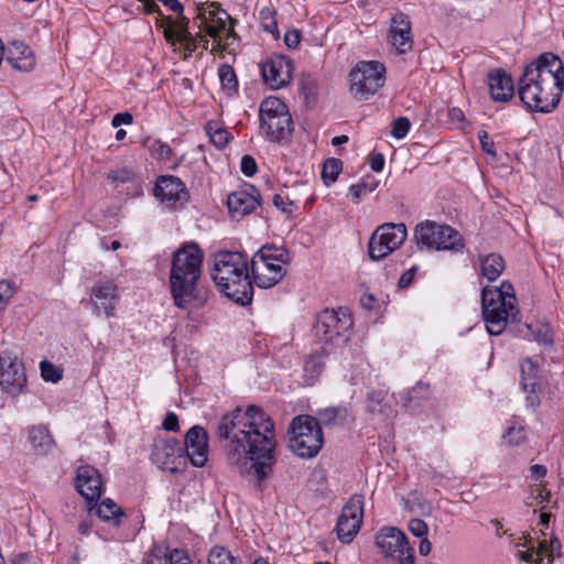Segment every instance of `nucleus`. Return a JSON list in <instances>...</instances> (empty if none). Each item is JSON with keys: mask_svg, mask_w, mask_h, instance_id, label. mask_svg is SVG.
Masks as SVG:
<instances>
[{"mask_svg": "<svg viewBox=\"0 0 564 564\" xmlns=\"http://www.w3.org/2000/svg\"><path fill=\"white\" fill-rule=\"evenodd\" d=\"M216 431L218 438L225 442L230 465H238L249 456L257 487L262 490V482L272 473L275 460V433L271 417L257 405H249L245 411L237 406L221 416Z\"/></svg>", "mask_w": 564, "mask_h": 564, "instance_id": "1", "label": "nucleus"}, {"mask_svg": "<svg viewBox=\"0 0 564 564\" xmlns=\"http://www.w3.org/2000/svg\"><path fill=\"white\" fill-rule=\"evenodd\" d=\"M564 89V67L553 53H543L525 66L518 83V95L527 109L550 113L560 102Z\"/></svg>", "mask_w": 564, "mask_h": 564, "instance_id": "2", "label": "nucleus"}, {"mask_svg": "<svg viewBox=\"0 0 564 564\" xmlns=\"http://www.w3.org/2000/svg\"><path fill=\"white\" fill-rule=\"evenodd\" d=\"M203 251L196 242H187L172 257L170 271V292L174 305L187 310L193 302H205L198 284L202 275Z\"/></svg>", "mask_w": 564, "mask_h": 564, "instance_id": "3", "label": "nucleus"}, {"mask_svg": "<svg viewBox=\"0 0 564 564\" xmlns=\"http://www.w3.org/2000/svg\"><path fill=\"white\" fill-rule=\"evenodd\" d=\"M212 278L227 297L247 305L251 303L253 286L249 276L248 260L238 251H219L214 257Z\"/></svg>", "mask_w": 564, "mask_h": 564, "instance_id": "4", "label": "nucleus"}, {"mask_svg": "<svg viewBox=\"0 0 564 564\" xmlns=\"http://www.w3.org/2000/svg\"><path fill=\"white\" fill-rule=\"evenodd\" d=\"M517 299L509 281H502L499 288L485 286L481 291L482 316L488 333L500 335L510 318L518 314Z\"/></svg>", "mask_w": 564, "mask_h": 564, "instance_id": "5", "label": "nucleus"}, {"mask_svg": "<svg viewBox=\"0 0 564 564\" xmlns=\"http://www.w3.org/2000/svg\"><path fill=\"white\" fill-rule=\"evenodd\" d=\"M291 260L283 247L265 245L251 259V272L257 286L269 289L278 284L286 273L285 264Z\"/></svg>", "mask_w": 564, "mask_h": 564, "instance_id": "6", "label": "nucleus"}, {"mask_svg": "<svg viewBox=\"0 0 564 564\" xmlns=\"http://www.w3.org/2000/svg\"><path fill=\"white\" fill-rule=\"evenodd\" d=\"M289 434V447L301 458H313L323 447L322 427L312 415L295 416L290 423Z\"/></svg>", "mask_w": 564, "mask_h": 564, "instance_id": "7", "label": "nucleus"}, {"mask_svg": "<svg viewBox=\"0 0 564 564\" xmlns=\"http://www.w3.org/2000/svg\"><path fill=\"white\" fill-rule=\"evenodd\" d=\"M414 238L420 249L459 252L465 247L464 238L456 229L432 220L420 223L415 227Z\"/></svg>", "mask_w": 564, "mask_h": 564, "instance_id": "8", "label": "nucleus"}, {"mask_svg": "<svg viewBox=\"0 0 564 564\" xmlns=\"http://www.w3.org/2000/svg\"><path fill=\"white\" fill-rule=\"evenodd\" d=\"M261 128L268 139L280 142L291 135L293 131L292 117L286 105L278 97L265 98L259 110Z\"/></svg>", "mask_w": 564, "mask_h": 564, "instance_id": "9", "label": "nucleus"}, {"mask_svg": "<svg viewBox=\"0 0 564 564\" xmlns=\"http://www.w3.org/2000/svg\"><path fill=\"white\" fill-rule=\"evenodd\" d=\"M350 91L359 99L375 95L386 82V67L377 61H361L350 70Z\"/></svg>", "mask_w": 564, "mask_h": 564, "instance_id": "10", "label": "nucleus"}, {"mask_svg": "<svg viewBox=\"0 0 564 564\" xmlns=\"http://www.w3.org/2000/svg\"><path fill=\"white\" fill-rule=\"evenodd\" d=\"M351 326L352 318L347 310H324L317 315L315 335L325 344L341 345L347 341Z\"/></svg>", "mask_w": 564, "mask_h": 564, "instance_id": "11", "label": "nucleus"}, {"mask_svg": "<svg viewBox=\"0 0 564 564\" xmlns=\"http://www.w3.org/2000/svg\"><path fill=\"white\" fill-rule=\"evenodd\" d=\"M408 236L403 223H386L376 228L368 242L370 259L378 261L399 249Z\"/></svg>", "mask_w": 564, "mask_h": 564, "instance_id": "12", "label": "nucleus"}, {"mask_svg": "<svg viewBox=\"0 0 564 564\" xmlns=\"http://www.w3.org/2000/svg\"><path fill=\"white\" fill-rule=\"evenodd\" d=\"M199 22V29L217 42V48L220 47L223 39H229L235 35L232 25L227 26V22L232 24L231 17L216 2L198 3L196 7Z\"/></svg>", "mask_w": 564, "mask_h": 564, "instance_id": "13", "label": "nucleus"}, {"mask_svg": "<svg viewBox=\"0 0 564 564\" xmlns=\"http://www.w3.org/2000/svg\"><path fill=\"white\" fill-rule=\"evenodd\" d=\"M375 542L384 556L395 560L398 564H414V550L399 529L382 528L376 534Z\"/></svg>", "mask_w": 564, "mask_h": 564, "instance_id": "14", "label": "nucleus"}, {"mask_svg": "<svg viewBox=\"0 0 564 564\" xmlns=\"http://www.w3.org/2000/svg\"><path fill=\"white\" fill-rule=\"evenodd\" d=\"M151 460L160 469L177 474L186 467L185 451L181 443L173 437H156L152 445Z\"/></svg>", "mask_w": 564, "mask_h": 564, "instance_id": "15", "label": "nucleus"}, {"mask_svg": "<svg viewBox=\"0 0 564 564\" xmlns=\"http://www.w3.org/2000/svg\"><path fill=\"white\" fill-rule=\"evenodd\" d=\"M365 497L355 494L344 506L338 518L336 531L343 543H350L359 532L364 518Z\"/></svg>", "mask_w": 564, "mask_h": 564, "instance_id": "16", "label": "nucleus"}, {"mask_svg": "<svg viewBox=\"0 0 564 564\" xmlns=\"http://www.w3.org/2000/svg\"><path fill=\"white\" fill-rule=\"evenodd\" d=\"M153 194L170 209L183 206L189 198V194L182 180L174 175H161L156 178Z\"/></svg>", "mask_w": 564, "mask_h": 564, "instance_id": "17", "label": "nucleus"}, {"mask_svg": "<svg viewBox=\"0 0 564 564\" xmlns=\"http://www.w3.org/2000/svg\"><path fill=\"white\" fill-rule=\"evenodd\" d=\"M260 70L264 83L273 89H279L291 82L293 64L284 56H273L260 65Z\"/></svg>", "mask_w": 564, "mask_h": 564, "instance_id": "18", "label": "nucleus"}, {"mask_svg": "<svg viewBox=\"0 0 564 564\" xmlns=\"http://www.w3.org/2000/svg\"><path fill=\"white\" fill-rule=\"evenodd\" d=\"M186 460L189 459L195 467H203L208 457V434L206 430L199 425L192 426L185 435Z\"/></svg>", "mask_w": 564, "mask_h": 564, "instance_id": "19", "label": "nucleus"}, {"mask_svg": "<svg viewBox=\"0 0 564 564\" xmlns=\"http://www.w3.org/2000/svg\"><path fill=\"white\" fill-rule=\"evenodd\" d=\"M26 383L24 367L17 358L0 357V386L11 394L20 393Z\"/></svg>", "mask_w": 564, "mask_h": 564, "instance_id": "20", "label": "nucleus"}, {"mask_svg": "<svg viewBox=\"0 0 564 564\" xmlns=\"http://www.w3.org/2000/svg\"><path fill=\"white\" fill-rule=\"evenodd\" d=\"M118 299L117 286L113 282H98L91 288L90 304L97 316L101 314L106 317L113 316Z\"/></svg>", "mask_w": 564, "mask_h": 564, "instance_id": "21", "label": "nucleus"}, {"mask_svg": "<svg viewBox=\"0 0 564 564\" xmlns=\"http://www.w3.org/2000/svg\"><path fill=\"white\" fill-rule=\"evenodd\" d=\"M260 192L253 185L232 192L227 197L229 213L234 217L248 215L260 206Z\"/></svg>", "mask_w": 564, "mask_h": 564, "instance_id": "22", "label": "nucleus"}, {"mask_svg": "<svg viewBox=\"0 0 564 564\" xmlns=\"http://www.w3.org/2000/svg\"><path fill=\"white\" fill-rule=\"evenodd\" d=\"M76 489L89 503L98 500L102 491L99 471L89 465L80 466L76 475Z\"/></svg>", "mask_w": 564, "mask_h": 564, "instance_id": "23", "label": "nucleus"}, {"mask_svg": "<svg viewBox=\"0 0 564 564\" xmlns=\"http://www.w3.org/2000/svg\"><path fill=\"white\" fill-rule=\"evenodd\" d=\"M487 84L491 98L495 101L507 102L513 97L514 87L512 78L501 68L488 73Z\"/></svg>", "mask_w": 564, "mask_h": 564, "instance_id": "24", "label": "nucleus"}, {"mask_svg": "<svg viewBox=\"0 0 564 564\" xmlns=\"http://www.w3.org/2000/svg\"><path fill=\"white\" fill-rule=\"evenodd\" d=\"M391 45L399 54H404L412 48L410 22L403 13L395 14L390 26Z\"/></svg>", "mask_w": 564, "mask_h": 564, "instance_id": "25", "label": "nucleus"}, {"mask_svg": "<svg viewBox=\"0 0 564 564\" xmlns=\"http://www.w3.org/2000/svg\"><path fill=\"white\" fill-rule=\"evenodd\" d=\"M188 19L181 15L175 21V29L169 28L165 30V39L172 45L180 43L185 51V58L191 56L197 48V41L187 29Z\"/></svg>", "mask_w": 564, "mask_h": 564, "instance_id": "26", "label": "nucleus"}, {"mask_svg": "<svg viewBox=\"0 0 564 564\" xmlns=\"http://www.w3.org/2000/svg\"><path fill=\"white\" fill-rule=\"evenodd\" d=\"M6 62L20 72H30L35 65L32 50L23 42H13L11 44Z\"/></svg>", "mask_w": 564, "mask_h": 564, "instance_id": "27", "label": "nucleus"}, {"mask_svg": "<svg viewBox=\"0 0 564 564\" xmlns=\"http://www.w3.org/2000/svg\"><path fill=\"white\" fill-rule=\"evenodd\" d=\"M29 440L33 451L39 455L48 454L55 445L48 429L44 425L31 427Z\"/></svg>", "mask_w": 564, "mask_h": 564, "instance_id": "28", "label": "nucleus"}, {"mask_svg": "<svg viewBox=\"0 0 564 564\" xmlns=\"http://www.w3.org/2000/svg\"><path fill=\"white\" fill-rule=\"evenodd\" d=\"M96 513L102 521L109 522L113 527H120L127 519V514L122 508L111 499L102 500L98 506Z\"/></svg>", "mask_w": 564, "mask_h": 564, "instance_id": "29", "label": "nucleus"}, {"mask_svg": "<svg viewBox=\"0 0 564 564\" xmlns=\"http://www.w3.org/2000/svg\"><path fill=\"white\" fill-rule=\"evenodd\" d=\"M479 261L481 274L490 282L496 281L506 267L503 258L495 252L480 257Z\"/></svg>", "mask_w": 564, "mask_h": 564, "instance_id": "30", "label": "nucleus"}, {"mask_svg": "<svg viewBox=\"0 0 564 564\" xmlns=\"http://www.w3.org/2000/svg\"><path fill=\"white\" fill-rule=\"evenodd\" d=\"M520 383L523 392L527 394V406L535 410L541 403L539 395L541 391L539 377H523L521 378Z\"/></svg>", "mask_w": 564, "mask_h": 564, "instance_id": "31", "label": "nucleus"}, {"mask_svg": "<svg viewBox=\"0 0 564 564\" xmlns=\"http://www.w3.org/2000/svg\"><path fill=\"white\" fill-rule=\"evenodd\" d=\"M317 416L319 425L335 426L343 424L346 421L348 411L345 406H329L319 410L317 412Z\"/></svg>", "mask_w": 564, "mask_h": 564, "instance_id": "32", "label": "nucleus"}, {"mask_svg": "<svg viewBox=\"0 0 564 564\" xmlns=\"http://www.w3.org/2000/svg\"><path fill=\"white\" fill-rule=\"evenodd\" d=\"M207 564H243L242 560L234 556L232 553L225 546H213L207 556Z\"/></svg>", "mask_w": 564, "mask_h": 564, "instance_id": "33", "label": "nucleus"}, {"mask_svg": "<svg viewBox=\"0 0 564 564\" xmlns=\"http://www.w3.org/2000/svg\"><path fill=\"white\" fill-rule=\"evenodd\" d=\"M218 77L221 87L229 94L234 95L238 93V79L235 69L229 64H223L218 68Z\"/></svg>", "mask_w": 564, "mask_h": 564, "instance_id": "34", "label": "nucleus"}, {"mask_svg": "<svg viewBox=\"0 0 564 564\" xmlns=\"http://www.w3.org/2000/svg\"><path fill=\"white\" fill-rule=\"evenodd\" d=\"M300 91L307 105H314L317 101V80L311 75H303L300 82Z\"/></svg>", "mask_w": 564, "mask_h": 564, "instance_id": "35", "label": "nucleus"}, {"mask_svg": "<svg viewBox=\"0 0 564 564\" xmlns=\"http://www.w3.org/2000/svg\"><path fill=\"white\" fill-rule=\"evenodd\" d=\"M377 187L378 182L373 178L367 177L357 184L350 185L349 195L355 203H359L365 194L373 192Z\"/></svg>", "mask_w": 564, "mask_h": 564, "instance_id": "36", "label": "nucleus"}, {"mask_svg": "<svg viewBox=\"0 0 564 564\" xmlns=\"http://www.w3.org/2000/svg\"><path fill=\"white\" fill-rule=\"evenodd\" d=\"M343 163L339 159H327L323 164L322 178L326 185L334 183L341 172Z\"/></svg>", "mask_w": 564, "mask_h": 564, "instance_id": "37", "label": "nucleus"}, {"mask_svg": "<svg viewBox=\"0 0 564 564\" xmlns=\"http://www.w3.org/2000/svg\"><path fill=\"white\" fill-rule=\"evenodd\" d=\"M304 372L310 381H314L324 369L323 356L321 354H312L304 362Z\"/></svg>", "mask_w": 564, "mask_h": 564, "instance_id": "38", "label": "nucleus"}, {"mask_svg": "<svg viewBox=\"0 0 564 564\" xmlns=\"http://www.w3.org/2000/svg\"><path fill=\"white\" fill-rule=\"evenodd\" d=\"M386 392L382 390H371L366 397V409L369 413H383V400Z\"/></svg>", "mask_w": 564, "mask_h": 564, "instance_id": "39", "label": "nucleus"}, {"mask_svg": "<svg viewBox=\"0 0 564 564\" xmlns=\"http://www.w3.org/2000/svg\"><path fill=\"white\" fill-rule=\"evenodd\" d=\"M151 155L159 161L167 162L172 155L171 147L161 140H152L148 143Z\"/></svg>", "mask_w": 564, "mask_h": 564, "instance_id": "40", "label": "nucleus"}, {"mask_svg": "<svg viewBox=\"0 0 564 564\" xmlns=\"http://www.w3.org/2000/svg\"><path fill=\"white\" fill-rule=\"evenodd\" d=\"M207 133L209 134L210 141L217 147V148H224L227 145L229 141V132L221 128H214L213 124L209 122L207 124Z\"/></svg>", "mask_w": 564, "mask_h": 564, "instance_id": "41", "label": "nucleus"}, {"mask_svg": "<svg viewBox=\"0 0 564 564\" xmlns=\"http://www.w3.org/2000/svg\"><path fill=\"white\" fill-rule=\"evenodd\" d=\"M41 376L45 381L58 382L63 375L62 369L48 361H42L40 365Z\"/></svg>", "mask_w": 564, "mask_h": 564, "instance_id": "42", "label": "nucleus"}, {"mask_svg": "<svg viewBox=\"0 0 564 564\" xmlns=\"http://www.w3.org/2000/svg\"><path fill=\"white\" fill-rule=\"evenodd\" d=\"M143 564H170L169 554L162 546L154 545L144 558Z\"/></svg>", "mask_w": 564, "mask_h": 564, "instance_id": "43", "label": "nucleus"}, {"mask_svg": "<svg viewBox=\"0 0 564 564\" xmlns=\"http://www.w3.org/2000/svg\"><path fill=\"white\" fill-rule=\"evenodd\" d=\"M528 330L532 333L534 336V339L542 344H550L552 343V333L547 325H527Z\"/></svg>", "mask_w": 564, "mask_h": 564, "instance_id": "44", "label": "nucleus"}, {"mask_svg": "<svg viewBox=\"0 0 564 564\" xmlns=\"http://www.w3.org/2000/svg\"><path fill=\"white\" fill-rule=\"evenodd\" d=\"M505 438L510 445L518 446L525 440L524 429L520 425L512 424L508 427Z\"/></svg>", "mask_w": 564, "mask_h": 564, "instance_id": "45", "label": "nucleus"}, {"mask_svg": "<svg viewBox=\"0 0 564 564\" xmlns=\"http://www.w3.org/2000/svg\"><path fill=\"white\" fill-rule=\"evenodd\" d=\"M411 123L410 120L406 117H400L392 122L391 128V134L395 139H403L409 130H410Z\"/></svg>", "mask_w": 564, "mask_h": 564, "instance_id": "46", "label": "nucleus"}, {"mask_svg": "<svg viewBox=\"0 0 564 564\" xmlns=\"http://www.w3.org/2000/svg\"><path fill=\"white\" fill-rule=\"evenodd\" d=\"M133 173L126 167L112 170L108 173V180L116 185L127 183L131 181Z\"/></svg>", "mask_w": 564, "mask_h": 564, "instance_id": "47", "label": "nucleus"}, {"mask_svg": "<svg viewBox=\"0 0 564 564\" xmlns=\"http://www.w3.org/2000/svg\"><path fill=\"white\" fill-rule=\"evenodd\" d=\"M478 139H479V142H480L481 150L487 155L491 156L492 159H496L497 158V152H496V149H495V142L489 137L488 132L485 131V130L479 131L478 132Z\"/></svg>", "mask_w": 564, "mask_h": 564, "instance_id": "48", "label": "nucleus"}, {"mask_svg": "<svg viewBox=\"0 0 564 564\" xmlns=\"http://www.w3.org/2000/svg\"><path fill=\"white\" fill-rule=\"evenodd\" d=\"M240 169H241L242 174L247 177L253 176L258 171L256 160L251 155H248V154H246L241 158Z\"/></svg>", "mask_w": 564, "mask_h": 564, "instance_id": "49", "label": "nucleus"}, {"mask_svg": "<svg viewBox=\"0 0 564 564\" xmlns=\"http://www.w3.org/2000/svg\"><path fill=\"white\" fill-rule=\"evenodd\" d=\"M408 528L409 531L417 538H424L427 534V524L421 519H411Z\"/></svg>", "mask_w": 564, "mask_h": 564, "instance_id": "50", "label": "nucleus"}, {"mask_svg": "<svg viewBox=\"0 0 564 564\" xmlns=\"http://www.w3.org/2000/svg\"><path fill=\"white\" fill-rule=\"evenodd\" d=\"M409 402H412L416 399L429 398L430 395V386L426 383L419 382L415 387H413L409 392Z\"/></svg>", "mask_w": 564, "mask_h": 564, "instance_id": "51", "label": "nucleus"}, {"mask_svg": "<svg viewBox=\"0 0 564 564\" xmlns=\"http://www.w3.org/2000/svg\"><path fill=\"white\" fill-rule=\"evenodd\" d=\"M14 293L13 286L9 281H0V306L7 307Z\"/></svg>", "mask_w": 564, "mask_h": 564, "instance_id": "52", "label": "nucleus"}, {"mask_svg": "<svg viewBox=\"0 0 564 564\" xmlns=\"http://www.w3.org/2000/svg\"><path fill=\"white\" fill-rule=\"evenodd\" d=\"M549 551H547V564H551L555 557H560L561 553V542L560 540L553 535L549 541Z\"/></svg>", "mask_w": 564, "mask_h": 564, "instance_id": "53", "label": "nucleus"}, {"mask_svg": "<svg viewBox=\"0 0 564 564\" xmlns=\"http://www.w3.org/2000/svg\"><path fill=\"white\" fill-rule=\"evenodd\" d=\"M170 564H192L184 550L174 549L169 553Z\"/></svg>", "mask_w": 564, "mask_h": 564, "instance_id": "54", "label": "nucleus"}, {"mask_svg": "<svg viewBox=\"0 0 564 564\" xmlns=\"http://www.w3.org/2000/svg\"><path fill=\"white\" fill-rule=\"evenodd\" d=\"M448 118L451 119L452 122L460 123L459 128L463 131H465L466 128L469 127V122L466 120L464 112L459 108H456V107L451 108L448 110Z\"/></svg>", "mask_w": 564, "mask_h": 564, "instance_id": "55", "label": "nucleus"}, {"mask_svg": "<svg viewBox=\"0 0 564 564\" xmlns=\"http://www.w3.org/2000/svg\"><path fill=\"white\" fill-rule=\"evenodd\" d=\"M162 427L169 432H177L180 430L177 415L174 412H167L162 422Z\"/></svg>", "mask_w": 564, "mask_h": 564, "instance_id": "56", "label": "nucleus"}, {"mask_svg": "<svg viewBox=\"0 0 564 564\" xmlns=\"http://www.w3.org/2000/svg\"><path fill=\"white\" fill-rule=\"evenodd\" d=\"M272 203L273 205L279 208L281 212H283L284 214H292L293 213V203L290 202V203H285L284 202V198L281 194H274L272 196Z\"/></svg>", "mask_w": 564, "mask_h": 564, "instance_id": "57", "label": "nucleus"}, {"mask_svg": "<svg viewBox=\"0 0 564 564\" xmlns=\"http://www.w3.org/2000/svg\"><path fill=\"white\" fill-rule=\"evenodd\" d=\"M521 369V378L523 377H536L538 376V369L535 364L531 359H524L520 364Z\"/></svg>", "mask_w": 564, "mask_h": 564, "instance_id": "58", "label": "nucleus"}, {"mask_svg": "<svg viewBox=\"0 0 564 564\" xmlns=\"http://www.w3.org/2000/svg\"><path fill=\"white\" fill-rule=\"evenodd\" d=\"M301 40V34L297 30H289L284 34V43L289 48H295Z\"/></svg>", "mask_w": 564, "mask_h": 564, "instance_id": "59", "label": "nucleus"}, {"mask_svg": "<svg viewBox=\"0 0 564 564\" xmlns=\"http://www.w3.org/2000/svg\"><path fill=\"white\" fill-rule=\"evenodd\" d=\"M369 165L372 171L381 172L384 167V158L381 153H371L369 156Z\"/></svg>", "mask_w": 564, "mask_h": 564, "instance_id": "60", "label": "nucleus"}, {"mask_svg": "<svg viewBox=\"0 0 564 564\" xmlns=\"http://www.w3.org/2000/svg\"><path fill=\"white\" fill-rule=\"evenodd\" d=\"M133 121V117L130 112L116 113L111 120L112 127L117 128L121 124H130Z\"/></svg>", "mask_w": 564, "mask_h": 564, "instance_id": "61", "label": "nucleus"}, {"mask_svg": "<svg viewBox=\"0 0 564 564\" xmlns=\"http://www.w3.org/2000/svg\"><path fill=\"white\" fill-rule=\"evenodd\" d=\"M417 268L416 267H412L411 269L406 270L399 279L398 281V286L400 289H404V288H408L412 281H413V278H414V274L416 272Z\"/></svg>", "mask_w": 564, "mask_h": 564, "instance_id": "62", "label": "nucleus"}, {"mask_svg": "<svg viewBox=\"0 0 564 564\" xmlns=\"http://www.w3.org/2000/svg\"><path fill=\"white\" fill-rule=\"evenodd\" d=\"M519 557L521 561L527 562V563L543 564V557H540V558L534 557L533 551L521 552L519 554Z\"/></svg>", "mask_w": 564, "mask_h": 564, "instance_id": "63", "label": "nucleus"}, {"mask_svg": "<svg viewBox=\"0 0 564 564\" xmlns=\"http://www.w3.org/2000/svg\"><path fill=\"white\" fill-rule=\"evenodd\" d=\"M531 475L538 480L546 475V467L544 465L535 464L530 467Z\"/></svg>", "mask_w": 564, "mask_h": 564, "instance_id": "64", "label": "nucleus"}]
</instances>
